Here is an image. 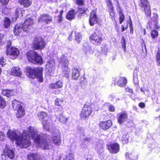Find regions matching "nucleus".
<instances>
[{
  "label": "nucleus",
  "instance_id": "f257e3e1",
  "mask_svg": "<svg viewBox=\"0 0 160 160\" xmlns=\"http://www.w3.org/2000/svg\"><path fill=\"white\" fill-rule=\"evenodd\" d=\"M28 130L24 131L22 134L16 131L9 130L7 135L12 141L15 140L18 145L27 148L31 145L30 137L34 140V142L41 148L44 150L49 149L52 146L48 143L49 136L47 134L39 135L37 130L34 128L29 127Z\"/></svg>",
  "mask_w": 160,
  "mask_h": 160
},
{
  "label": "nucleus",
  "instance_id": "f03ea898",
  "mask_svg": "<svg viewBox=\"0 0 160 160\" xmlns=\"http://www.w3.org/2000/svg\"><path fill=\"white\" fill-rule=\"evenodd\" d=\"M33 24V19L31 18H27L23 24H18L15 26L13 29L14 34L16 35H21L23 31H27Z\"/></svg>",
  "mask_w": 160,
  "mask_h": 160
},
{
  "label": "nucleus",
  "instance_id": "7ed1b4c3",
  "mask_svg": "<svg viewBox=\"0 0 160 160\" xmlns=\"http://www.w3.org/2000/svg\"><path fill=\"white\" fill-rule=\"evenodd\" d=\"M27 71L29 77L32 78H36L40 82H43L42 68L28 67L27 68Z\"/></svg>",
  "mask_w": 160,
  "mask_h": 160
},
{
  "label": "nucleus",
  "instance_id": "20e7f679",
  "mask_svg": "<svg viewBox=\"0 0 160 160\" xmlns=\"http://www.w3.org/2000/svg\"><path fill=\"white\" fill-rule=\"evenodd\" d=\"M58 61L61 66L62 73L67 78H68L70 74V70L69 68L68 61L64 55H62L58 58Z\"/></svg>",
  "mask_w": 160,
  "mask_h": 160
},
{
  "label": "nucleus",
  "instance_id": "39448f33",
  "mask_svg": "<svg viewBox=\"0 0 160 160\" xmlns=\"http://www.w3.org/2000/svg\"><path fill=\"white\" fill-rule=\"evenodd\" d=\"M27 58L28 61L32 63L40 64L42 63V59L41 57L33 51H29L27 53Z\"/></svg>",
  "mask_w": 160,
  "mask_h": 160
},
{
  "label": "nucleus",
  "instance_id": "423d86ee",
  "mask_svg": "<svg viewBox=\"0 0 160 160\" xmlns=\"http://www.w3.org/2000/svg\"><path fill=\"white\" fill-rule=\"evenodd\" d=\"M92 112L91 107L89 105L85 104L83 107L80 116L82 119H88Z\"/></svg>",
  "mask_w": 160,
  "mask_h": 160
},
{
  "label": "nucleus",
  "instance_id": "0eeeda50",
  "mask_svg": "<svg viewBox=\"0 0 160 160\" xmlns=\"http://www.w3.org/2000/svg\"><path fill=\"white\" fill-rule=\"evenodd\" d=\"M46 45L43 39L41 37L35 38L33 41V47L36 50L43 49Z\"/></svg>",
  "mask_w": 160,
  "mask_h": 160
},
{
  "label": "nucleus",
  "instance_id": "6e6552de",
  "mask_svg": "<svg viewBox=\"0 0 160 160\" xmlns=\"http://www.w3.org/2000/svg\"><path fill=\"white\" fill-rule=\"evenodd\" d=\"M158 16L157 14H153V16L151 20H149L147 26V28L150 29L153 27L154 28L158 29L160 28L158 25Z\"/></svg>",
  "mask_w": 160,
  "mask_h": 160
},
{
  "label": "nucleus",
  "instance_id": "1a4fd4ad",
  "mask_svg": "<svg viewBox=\"0 0 160 160\" xmlns=\"http://www.w3.org/2000/svg\"><path fill=\"white\" fill-rule=\"evenodd\" d=\"M6 52L7 55L9 56V58L12 59L16 58L19 54L18 49L14 47L8 48L6 50Z\"/></svg>",
  "mask_w": 160,
  "mask_h": 160
},
{
  "label": "nucleus",
  "instance_id": "9d476101",
  "mask_svg": "<svg viewBox=\"0 0 160 160\" xmlns=\"http://www.w3.org/2000/svg\"><path fill=\"white\" fill-rule=\"evenodd\" d=\"M140 6L144 10L146 16L149 17L151 15L150 5L147 0H141Z\"/></svg>",
  "mask_w": 160,
  "mask_h": 160
},
{
  "label": "nucleus",
  "instance_id": "9b49d317",
  "mask_svg": "<svg viewBox=\"0 0 160 160\" xmlns=\"http://www.w3.org/2000/svg\"><path fill=\"white\" fill-rule=\"evenodd\" d=\"M90 39L94 44L98 45L101 43L102 40V35L99 32H95L90 36Z\"/></svg>",
  "mask_w": 160,
  "mask_h": 160
},
{
  "label": "nucleus",
  "instance_id": "f8f14e48",
  "mask_svg": "<svg viewBox=\"0 0 160 160\" xmlns=\"http://www.w3.org/2000/svg\"><path fill=\"white\" fill-rule=\"evenodd\" d=\"M51 139L53 143L59 146L61 144L60 134L58 130H56L52 134Z\"/></svg>",
  "mask_w": 160,
  "mask_h": 160
},
{
  "label": "nucleus",
  "instance_id": "ddd939ff",
  "mask_svg": "<svg viewBox=\"0 0 160 160\" xmlns=\"http://www.w3.org/2000/svg\"><path fill=\"white\" fill-rule=\"evenodd\" d=\"M52 21V17L47 14H42L38 18L39 22H44L46 24L50 23Z\"/></svg>",
  "mask_w": 160,
  "mask_h": 160
},
{
  "label": "nucleus",
  "instance_id": "4468645a",
  "mask_svg": "<svg viewBox=\"0 0 160 160\" xmlns=\"http://www.w3.org/2000/svg\"><path fill=\"white\" fill-rule=\"evenodd\" d=\"M99 19V18L96 14V12L95 11H92L90 13L89 18L90 24L91 26L94 25L98 22Z\"/></svg>",
  "mask_w": 160,
  "mask_h": 160
},
{
  "label": "nucleus",
  "instance_id": "2eb2a0df",
  "mask_svg": "<svg viewBox=\"0 0 160 160\" xmlns=\"http://www.w3.org/2000/svg\"><path fill=\"white\" fill-rule=\"evenodd\" d=\"M128 118V116L126 112H121L117 114V119L118 122L121 124L125 122Z\"/></svg>",
  "mask_w": 160,
  "mask_h": 160
},
{
  "label": "nucleus",
  "instance_id": "dca6fc26",
  "mask_svg": "<svg viewBox=\"0 0 160 160\" xmlns=\"http://www.w3.org/2000/svg\"><path fill=\"white\" fill-rule=\"evenodd\" d=\"M108 148L110 152L115 154L119 152V146L117 143L112 144L108 146Z\"/></svg>",
  "mask_w": 160,
  "mask_h": 160
},
{
  "label": "nucleus",
  "instance_id": "f3484780",
  "mask_svg": "<svg viewBox=\"0 0 160 160\" xmlns=\"http://www.w3.org/2000/svg\"><path fill=\"white\" fill-rule=\"evenodd\" d=\"M4 151L5 155H7L10 159H12L14 158L15 156L14 151L8 145H6Z\"/></svg>",
  "mask_w": 160,
  "mask_h": 160
},
{
  "label": "nucleus",
  "instance_id": "a211bd4d",
  "mask_svg": "<svg viewBox=\"0 0 160 160\" xmlns=\"http://www.w3.org/2000/svg\"><path fill=\"white\" fill-rule=\"evenodd\" d=\"M46 69L50 73L52 72L55 69V63L53 60H49L46 66Z\"/></svg>",
  "mask_w": 160,
  "mask_h": 160
},
{
  "label": "nucleus",
  "instance_id": "6ab92c4d",
  "mask_svg": "<svg viewBox=\"0 0 160 160\" xmlns=\"http://www.w3.org/2000/svg\"><path fill=\"white\" fill-rule=\"evenodd\" d=\"M112 123L111 120L102 121L99 123V127L102 129L106 130L108 129L112 126Z\"/></svg>",
  "mask_w": 160,
  "mask_h": 160
},
{
  "label": "nucleus",
  "instance_id": "aec40b11",
  "mask_svg": "<svg viewBox=\"0 0 160 160\" xmlns=\"http://www.w3.org/2000/svg\"><path fill=\"white\" fill-rule=\"evenodd\" d=\"M126 157L130 160H136L138 158L137 154L134 151L126 153Z\"/></svg>",
  "mask_w": 160,
  "mask_h": 160
},
{
  "label": "nucleus",
  "instance_id": "412c9836",
  "mask_svg": "<svg viewBox=\"0 0 160 160\" xmlns=\"http://www.w3.org/2000/svg\"><path fill=\"white\" fill-rule=\"evenodd\" d=\"M80 75V70L79 69L73 68L72 70V77L74 80L78 79Z\"/></svg>",
  "mask_w": 160,
  "mask_h": 160
},
{
  "label": "nucleus",
  "instance_id": "4be33fe9",
  "mask_svg": "<svg viewBox=\"0 0 160 160\" xmlns=\"http://www.w3.org/2000/svg\"><path fill=\"white\" fill-rule=\"evenodd\" d=\"M11 74L15 76L20 77L22 75V72L18 67H13L11 71Z\"/></svg>",
  "mask_w": 160,
  "mask_h": 160
},
{
  "label": "nucleus",
  "instance_id": "5701e85b",
  "mask_svg": "<svg viewBox=\"0 0 160 160\" xmlns=\"http://www.w3.org/2000/svg\"><path fill=\"white\" fill-rule=\"evenodd\" d=\"M12 107L15 110L22 107L21 105V102L16 99L14 100L12 102Z\"/></svg>",
  "mask_w": 160,
  "mask_h": 160
},
{
  "label": "nucleus",
  "instance_id": "b1692460",
  "mask_svg": "<svg viewBox=\"0 0 160 160\" xmlns=\"http://www.w3.org/2000/svg\"><path fill=\"white\" fill-rule=\"evenodd\" d=\"M62 82L60 81H58L56 82L51 84L49 88L52 89H57L62 88Z\"/></svg>",
  "mask_w": 160,
  "mask_h": 160
},
{
  "label": "nucleus",
  "instance_id": "393cba45",
  "mask_svg": "<svg viewBox=\"0 0 160 160\" xmlns=\"http://www.w3.org/2000/svg\"><path fill=\"white\" fill-rule=\"evenodd\" d=\"M28 160H40V155L38 153H32L28 156Z\"/></svg>",
  "mask_w": 160,
  "mask_h": 160
},
{
  "label": "nucleus",
  "instance_id": "a878e982",
  "mask_svg": "<svg viewBox=\"0 0 160 160\" xmlns=\"http://www.w3.org/2000/svg\"><path fill=\"white\" fill-rule=\"evenodd\" d=\"M19 2L24 7L27 8L32 4L31 0H18Z\"/></svg>",
  "mask_w": 160,
  "mask_h": 160
},
{
  "label": "nucleus",
  "instance_id": "bb28decb",
  "mask_svg": "<svg viewBox=\"0 0 160 160\" xmlns=\"http://www.w3.org/2000/svg\"><path fill=\"white\" fill-rule=\"evenodd\" d=\"M2 95L9 97L13 95V91L12 90L3 89L2 92Z\"/></svg>",
  "mask_w": 160,
  "mask_h": 160
},
{
  "label": "nucleus",
  "instance_id": "cd10ccee",
  "mask_svg": "<svg viewBox=\"0 0 160 160\" xmlns=\"http://www.w3.org/2000/svg\"><path fill=\"white\" fill-rule=\"evenodd\" d=\"M127 83V79L124 78H120L117 82V84L121 87L124 86Z\"/></svg>",
  "mask_w": 160,
  "mask_h": 160
},
{
  "label": "nucleus",
  "instance_id": "c85d7f7f",
  "mask_svg": "<svg viewBox=\"0 0 160 160\" xmlns=\"http://www.w3.org/2000/svg\"><path fill=\"white\" fill-rule=\"evenodd\" d=\"M75 18V12L73 10L69 11L66 16V18L69 20L73 19Z\"/></svg>",
  "mask_w": 160,
  "mask_h": 160
},
{
  "label": "nucleus",
  "instance_id": "c756f323",
  "mask_svg": "<svg viewBox=\"0 0 160 160\" xmlns=\"http://www.w3.org/2000/svg\"><path fill=\"white\" fill-rule=\"evenodd\" d=\"M38 117L40 120L42 122V120L45 121V119L47 117V114L46 112H41L39 113L38 114Z\"/></svg>",
  "mask_w": 160,
  "mask_h": 160
},
{
  "label": "nucleus",
  "instance_id": "7c9ffc66",
  "mask_svg": "<svg viewBox=\"0 0 160 160\" xmlns=\"http://www.w3.org/2000/svg\"><path fill=\"white\" fill-rule=\"evenodd\" d=\"M17 110V112L16 114V116L18 118H21L24 115V111L22 107Z\"/></svg>",
  "mask_w": 160,
  "mask_h": 160
},
{
  "label": "nucleus",
  "instance_id": "2f4dec72",
  "mask_svg": "<svg viewBox=\"0 0 160 160\" xmlns=\"http://www.w3.org/2000/svg\"><path fill=\"white\" fill-rule=\"evenodd\" d=\"M11 21L8 18H5L3 21V26L4 27L6 28H9Z\"/></svg>",
  "mask_w": 160,
  "mask_h": 160
},
{
  "label": "nucleus",
  "instance_id": "473e14b6",
  "mask_svg": "<svg viewBox=\"0 0 160 160\" xmlns=\"http://www.w3.org/2000/svg\"><path fill=\"white\" fill-rule=\"evenodd\" d=\"M21 12V11L20 10V8H17L15 12V15H14L12 18V20L13 21H15L17 20L19 14H20Z\"/></svg>",
  "mask_w": 160,
  "mask_h": 160
},
{
  "label": "nucleus",
  "instance_id": "72a5a7b5",
  "mask_svg": "<svg viewBox=\"0 0 160 160\" xmlns=\"http://www.w3.org/2000/svg\"><path fill=\"white\" fill-rule=\"evenodd\" d=\"M119 22L120 24H121L124 20L125 17L121 8L119 9Z\"/></svg>",
  "mask_w": 160,
  "mask_h": 160
},
{
  "label": "nucleus",
  "instance_id": "f704fd0d",
  "mask_svg": "<svg viewBox=\"0 0 160 160\" xmlns=\"http://www.w3.org/2000/svg\"><path fill=\"white\" fill-rule=\"evenodd\" d=\"M59 120L61 123H65L67 121L68 118L65 116L64 115L61 114L59 116Z\"/></svg>",
  "mask_w": 160,
  "mask_h": 160
},
{
  "label": "nucleus",
  "instance_id": "c9c22d12",
  "mask_svg": "<svg viewBox=\"0 0 160 160\" xmlns=\"http://www.w3.org/2000/svg\"><path fill=\"white\" fill-rule=\"evenodd\" d=\"M44 128L46 130H49L50 123L47 121H43L42 122Z\"/></svg>",
  "mask_w": 160,
  "mask_h": 160
},
{
  "label": "nucleus",
  "instance_id": "e433bc0d",
  "mask_svg": "<svg viewBox=\"0 0 160 160\" xmlns=\"http://www.w3.org/2000/svg\"><path fill=\"white\" fill-rule=\"evenodd\" d=\"M75 34V39L76 41L79 43L82 40L81 35L78 32H76Z\"/></svg>",
  "mask_w": 160,
  "mask_h": 160
},
{
  "label": "nucleus",
  "instance_id": "4c0bfd02",
  "mask_svg": "<svg viewBox=\"0 0 160 160\" xmlns=\"http://www.w3.org/2000/svg\"><path fill=\"white\" fill-rule=\"evenodd\" d=\"M6 106L5 100L0 96V108H3Z\"/></svg>",
  "mask_w": 160,
  "mask_h": 160
},
{
  "label": "nucleus",
  "instance_id": "58836bf2",
  "mask_svg": "<svg viewBox=\"0 0 160 160\" xmlns=\"http://www.w3.org/2000/svg\"><path fill=\"white\" fill-rule=\"evenodd\" d=\"M158 32L156 30H153L151 32V35L153 38H156L158 36Z\"/></svg>",
  "mask_w": 160,
  "mask_h": 160
},
{
  "label": "nucleus",
  "instance_id": "ea45409f",
  "mask_svg": "<svg viewBox=\"0 0 160 160\" xmlns=\"http://www.w3.org/2000/svg\"><path fill=\"white\" fill-rule=\"evenodd\" d=\"M83 50L86 53H87L90 52L92 51L91 47L88 45L84 46Z\"/></svg>",
  "mask_w": 160,
  "mask_h": 160
},
{
  "label": "nucleus",
  "instance_id": "a19ab883",
  "mask_svg": "<svg viewBox=\"0 0 160 160\" xmlns=\"http://www.w3.org/2000/svg\"><path fill=\"white\" fill-rule=\"evenodd\" d=\"M156 60L158 62V65H160V50H158L156 56Z\"/></svg>",
  "mask_w": 160,
  "mask_h": 160
},
{
  "label": "nucleus",
  "instance_id": "79ce46f5",
  "mask_svg": "<svg viewBox=\"0 0 160 160\" xmlns=\"http://www.w3.org/2000/svg\"><path fill=\"white\" fill-rule=\"evenodd\" d=\"M63 102V100L62 99L57 98L55 101V103L57 106H60Z\"/></svg>",
  "mask_w": 160,
  "mask_h": 160
},
{
  "label": "nucleus",
  "instance_id": "37998d69",
  "mask_svg": "<svg viewBox=\"0 0 160 160\" xmlns=\"http://www.w3.org/2000/svg\"><path fill=\"white\" fill-rule=\"evenodd\" d=\"M87 10V8H79L78 10V12L79 13V14L80 15L85 13Z\"/></svg>",
  "mask_w": 160,
  "mask_h": 160
},
{
  "label": "nucleus",
  "instance_id": "c03bdc74",
  "mask_svg": "<svg viewBox=\"0 0 160 160\" xmlns=\"http://www.w3.org/2000/svg\"><path fill=\"white\" fill-rule=\"evenodd\" d=\"M128 134L123 135L122 138V140L124 141L125 143H127L128 142Z\"/></svg>",
  "mask_w": 160,
  "mask_h": 160
},
{
  "label": "nucleus",
  "instance_id": "a18cd8bd",
  "mask_svg": "<svg viewBox=\"0 0 160 160\" xmlns=\"http://www.w3.org/2000/svg\"><path fill=\"white\" fill-rule=\"evenodd\" d=\"M133 80L134 83L135 84H138V83L139 81L137 75H134L133 77Z\"/></svg>",
  "mask_w": 160,
  "mask_h": 160
},
{
  "label": "nucleus",
  "instance_id": "49530a36",
  "mask_svg": "<svg viewBox=\"0 0 160 160\" xmlns=\"http://www.w3.org/2000/svg\"><path fill=\"white\" fill-rule=\"evenodd\" d=\"M121 44L122 46L124 48V49L126 48V43L125 40L123 37L121 39Z\"/></svg>",
  "mask_w": 160,
  "mask_h": 160
},
{
  "label": "nucleus",
  "instance_id": "de8ad7c7",
  "mask_svg": "<svg viewBox=\"0 0 160 160\" xmlns=\"http://www.w3.org/2000/svg\"><path fill=\"white\" fill-rule=\"evenodd\" d=\"M130 33L131 34H132L133 33V28L132 27V21L130 17Z\"/></svg>",
  "mask_w": 160,
  "mask_h": 160
},
{
  "label": "nucleus",
  "instance_id": "09e8293b",
  "mask_svg": "<svg viewBox=\"0 0 160 160\" xmlns=\"http://www.w3.org/2000/svg\"><path fill=\"white\" fill-rule=\"evenodd\" d=\"M109 13L110 16H111L112 18L114 17L115 16V14L113 11L112 8H111L110 11H109Z\"/></svg>",
  "mask_w": 160,
  "mask_h": 160
},
{
  "label": "nucleus",
  "instance_id": "8fccbe9b",
  "mask_svg": "<svg viewBox=\"0 0 160 160\" xmlns=\"http://www.w3.org/2000/svg\"><path fill=\"white\" fill-rule=\"evenodd\" d=\"M8 0H0V2L2 4V5H6L8 2Z\"/></svg>",
  "mask_w": 160,
  "mask_h": 160
},
{
  "label": "nucleus",
  "instance_id": "3c124183",
  "mask_svg": "<svg viewBox=\"0 0 160 160\" xmlns=\"http://www.w3.org/2000/svg\"><path fill=\"white\" fill-rule=\"evenodd\" d=\"M102 51L106 52L107 51V47L105 45H103L102 46Z\"/></svg>",
  "mask_w": 160,
  "mask_h": 160
},
{
  "label": "nucleus",
  "instance_id": "603ef678",
  "mask_svg": "<svg viewBox=\"0 0 160 160\" xmlns=\"http://www.w3.org/2000/svg\"><path fill=\"white\" fill-rule=\"evenodd\" d=\"M11 42L10 41H8L7 43V46H6V50H8V49L9 48H12V47L11 46Z\"/></svg>",
  "mask_w": 160,
  "mask_h": 160
},
{
  "label": "nucleus",
  "instance_id": "864d4df0",
  "mask_svg": "<svg viewBox=\"0 0 160 160\" xmlns=\"http://www.w3.org/2000/svg\"><path fill=\"white\" fill-rule=\"evenodd\" d=\"M108 109L110 111L112 112H114L115 110L114 107L112 105H110L109 106Z\"/></svg>",
  "mask_w": 160,
  "mask_h": 160
},
{
  "label": "nucleus",
  "instance_id": "5fc2aeb1",
  "mask_svg": "<svg viewBox=\"0 0 160 160\" xmlns=\"http://www.w3.org/2000/svg\"><path fill=\"white\" fill-rule=\"evenodd\" d=\"M5 135L3 132H0V140L2 141L4 139Z\"/></svg>",
  "mask_w": 160,
  "mask_h": 160
},
{
  "label": "nucleus",
  "instance_id": "6e6d98bb",
  "mask_svg": "<svg viewBox=\"0 0 160 160\" xmlns=\"http://www.w3.org/2000/svg\"><path fill=\"white\" fill-rule=\"evenodd\" d=\"M0 63L2 66L5 64L4 59L3 57H2L0 58Z\"/></svg>",
  "mask_w": 160,
  "mask_h": 160
},
{
  "label": "nucleus",
  "instance_id": "4d7b16f0",
  "mask_svg": "<svg viewBox=\"0 0 160 160\" xmlns=\"http://www.w3.org/2000/svg\"><path fill=\"white\" fill-rule=\"evenodd\" d=\"M125 90L126 91V92H129L130 93H133V91H132V89H131L129 88H125Z\"/></svg>",
  "mask_w": 160,
  "mask_h": 160
},
{
  "label": "nucleus",
  "instance_id": "13d9d810",
  "mask_svg": "<svg viewBox=\"0 0 160 160\" xmlns=\"http://www.w3.org/2000/svg\"><path fill=\"white\" fill-rule=\"evenodd\" d=\"M77 3L78 5H82L83 3V0H77Z\"/></svg>",
  "mask_w": 160,
  "mask_h": 160
},
{
  "label": "nucleus",
  "instance_id": "bf43d9fd",
  "mask_svg": "<svg viewBox=\"0 0 160 160\" xmlns=\"http://www.w3.org/2000/svg\"><path fill=\"white\" fill-rule=\"evenodd\" d=\"M139 106L142 108H143L145 107V104L142 102H141L139 104Z\"/></svg>",
  "mask_w": 160,
  "mask_h": 160
},
{
  "label": "nucleus",
  "instance_id": "052dcab7",
  "mask_svg": "<svg viewBox=\"0 0 160 160\" xmlns=\"http://www.w3.org/2000/svg\"><path fill=\"white\" fill-rule=\"evenodd\" d=\"M62 17L61 16H59L58 18V22H61L62 21Z\"/></svg>",
  "mask_w": 160,
  "mask_h": 160
},
{
  "label": "nucleus",
  "instance_id": "680f3d73",
  "mask_svg": "<svg viewBox=\"0 0 160 160\" xmlns=\"http://www.w3.org/2000/svg\"><path fill=\"white\" fill-rule=\"evenodd\" d=\"M84 141L90 142L91 141V138H86L84 139Z\"/></svg>",
  "mask_w": 160,
  "mask_h": 160
},
{
  "label": "nucleus",
  "instance_id": "e2e57ef3",
  "mask_svg": "<svg viewBox=\"0 0 160 160\" xmlns=\"http://www.w3.org/2000/svg\"><path fill=\"white\" fill-rule=\"evenodd\" d=\"M4 9H5V8H4V9H2V13L6 14L7 13V12H6V11L4 10Z\"/></svg>",
  "mask_w": 160,
  "mask_h": 160
},
{
  "label": "nucleus",
  "instance_id": "0e129e2a",
  "mask_svg": "<svg viewBox=\"0 0 160 160\" xmlns=\"http://www.w3.org/2000/svg\"><path fill=\"white\" fill-rule=\"evenodd\" d=\"M125 30V28L123 25H122L121 31L123 32Z\"/></svg>",
  "mask_w": 160,
  "mask_h": 160
},
{
  "label": "nucleus",
  "instance_id": "69168bd1",
  "mask_svg": "<svg viewBox=\"0 0 160 160\" xmlns=\"http://www.w3.org/2000/svg\"><path fill=\"white\" fill-rule=\"evenodd\" d=\"M72 34L71 33V35H70L68 38V39L70 40H71L72 38Z\"/></svg>",
  "mask_w": 160,
  "mask_h": 160
},
{
  "label": "nucleus",
  "instance_id": "338daca9",
  "mask_svg": "<svg viewBox=\"0 0 160 160\" xmlns=\"http://www.w3.org/2000/svg\"><path fill=\"white\" fill-rule=\"evenodd\" d=\"M63 12V10H61L60 11L59 16H61L62 17V14Z\"/></svg>",
  "mask_w": 160,
  "mask_h": 160
},
{
  "label": "nucleus",
  "instance_id": "774afa93",
  "mask_svg": "<svg viewBox=\"0 0 160 160\" xmlns=\"http://www.w3.org/2000/svg\"><path fill=\"white\" fill-rule=\"evenodd\" d=\"M86 160H92L91 158H88L86 159Z\"/></svg>",
  "mask_w": 160,
  "mask_h": 160
}]
</instances>
